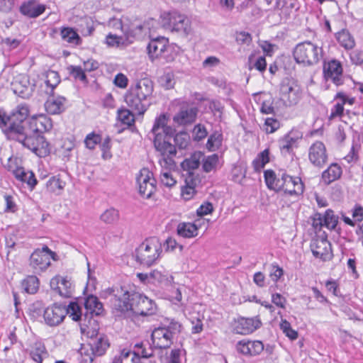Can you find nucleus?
<instances>
[{
    "mask_svg": "<svg viewBox=\"0 0 363 363\" xmlns=\"http://www.w3.org/2000/svg\"><path fill=\"white\" fill-rule=\"evenodd\" d=\"M169 117L162 113L156 117L150 132L147 136L152 140L155 150L162 158L160 160L161 166L169 164L172 157L177 154L176 148L186 149L189 143V135L182 131L176 133L175 128L168 125Z\"/></svg>",
    "mask_w": 363,
    "mask_h": 363,
    "instance_id": "obj_1",
    "label": "nucleus"
},
{
    "mask_svg": "<svg viewBox=\"0 0 363 363\" xmlns=\"http://www.w3.org/2000/svg\"><path fill=\"white\" fill-rule=\"evenodd\" d=\"M112 296L111 306L118 315L132 312L136 315L147 316L155 313V304L145 296L133 290H128L127 286H113L108 289Z\"/></svg>",
    "mask_w": 363,
    "mask_h": 363,
    "instance_id": "obj_2",
    "label": "nucleus"
},
{
    "mask_svg": "<svg viewBox=\"0 0 363 363\" xmlns=\"http://www.w3.org/2000/svg\"><path fill=\"white\" fill-rule=\"evenodd\" d=\"M162 247V243L157 238L145 239L135 250V261L148 267L157 264L161 257Z\"/></svg>",
    "mask_w": 363,
    "mask_h": 363,
    "instance_id": "obj_3",
    "label": "nucleus"
},
{
    "mask_svg": "<svg viewBox=\"0 0 363 363\" xmlns=\"http://www.w3.org/2000/svg\"><path fill=\"white\" fill-rule=\"evenodd\" d=\"M293 56L296 63L305 67H311L319 63L323 57L322 46L306 40L297 44L293 50Z\"/></svg>",
    "mask_w": 363,
    "mask_h": 363,
    "instance_id": "obj_4",
    "label": "nucleus"
},
{
    "mask_svg": "<svg viewBox=\"0 0 363 363\" xmlns=\"http://www.w3.org/2000/svg\"><path fill=\"white\" fill-rule=\"evenodd\" d=\"M182 325L172 320L167 323H162L155 328L151 334V340L154 348L167 349L173 343L174 337L181 332Z\"/></svg>",
    "mask_w": 363,
    "mask_h": 363,
    "instance_id": "obj_5",
    "label": "nucleus"
},
{
    "mask_svg": "<svg viewBox=\"0 0 363 363\" xmlns=\"http://www.w3.org/2000/svg\"><path fill=\"white\" fill-rule=\"evenodd\" d=\"M12 140H16L30 150L39 157H45L50 152V144L40 133H36L33 130H28L22 133L21 137L17 136Z\"/></svg>",
    "mask_w": 363,
    "mask_h": 363,
    "instance_id": "obj_6",
    "label": "nucleus"
},
{
    "mask_svg": "<svg viewBox=\"0 0 363 363\" xmlns=\"http://www.w3.org/2000/svg\"><path fill=\"white\" fill-rule=\"evenodd\" d=\"M29 116V106L26 104H21L9 114L10 129L9 130V139L12 140L17 136L21 137L22 133L28 130L26 126V121Z\"/></svg>",
    "mask_w": 363,
    "mask_h": 363,
    "instance_id": "obj_7",
    "label": "nucleus"
},
{
    "mask_svg": "<svg viewBox=\"0 0 363 363\" xmlns=\"http://www.w3.org/2000/svg\"><path fill=\"white\" fill-rule=\"evenodd\" d=\"M162 22L165 28L179 33L183 36L186 37L191 33L190 20L177 11L164 13L162 16Z\"/></svg>",
    "mask_w": 363,
    "mask_h": 363,
    "instance_id": "obj_8",
    "label": "nucleus"
},
{
    "mask_svg": "<svg viewBox=\"0 0 363 363\" xmlns=\"http://www.w3.org/2000/svg\"><path fill=\"white\" fill-rule=\"evenodd\" d=\"M147 50L152 61L161 57L167 62H169L174 59V55L172 53L173 47L169 44L168 39L164 37L152 39L147 46Z\"/></svg>",
    "mask_w": 363,
    "mask_h": 363,
    "instance_id": "obj_9",
    "label": "nucleus"
},
{
    "mask_svg": "<svg viewBox=\"0 0 363 363\" xmlns=\"http://www.w3.org/2000/svg\"><path fill=\"white\" fill-rule=\"evenodd\" d=\"M280 100L286 106L298 103L301 98V90L297 82L292 78H284L279 86Z\"/></svg>",
    "mask_w": 363,
    "mask_h": 363,
    "instance_id": "obj_10",
    "label": "nucleus"
},
{
    "mask_svg": "<svg viewBox=\"0 0 363 363\" xmlns=\"http://www.w3.org/2000/svg\"><path fill=\"white\" fill-rule=\"evenodd\" d=\"M56 253L52 252L47 245L42 249L35 250L30 257V266L35 273H40L50 265V258L56 259Z\"/></svg>",
    "mask_w": 363,
    "mask_h": 363,
    "instance_id": "obj_11",
    "label": "nucleus"
},
{
    "mask_svg": "<svg viewBox=\"0 0 363 363\" xmlns=\"http://www.w3.org/2000/svg\"><path fill=\"white\" fill-rule=\"evenodd\" d=\"M138 192L141 196L150 199L156 191V180L147 168H143L136 177Z\"/></svg>",
    "mask_w": 363,
    "mask_h": 363,
    "instance_id": "obj_12",
    "label": "nucleus"
},
{
    "mask_svg": "<svg viewBox=\"0 0 363 363\" xmlns=\"http://www.w3.org/2000/svg\"><path fill=\"white\" fill-rule=\"evenodd\" d=\"M310 248L313 255L322 261L325 262L333 257L331 244L326 238H317L312 240Z\"/></svg>",
    "mask_w": 363,
    "mask_h": 363,
    "instance_id": "obj_13",
    "label": "nucleus"
},
{
    "mask_svg": "<svg viewBox=\"0 0 363 363\" xmlns=\"http://www.w3.org/2000/svg\"><path fill=\"white\" fill-rule=\"evenodd\" d=\"M343 69L340 61L337 60L324 62L323 76L326 80H331L336 86H340L344 83L342 76Z\"/></svg>",
    "mask_w": 363,
    "mask_h": 363,
    "instance_id": "obj_14",
    "label": "nucleus"
},
{
    "mask_svg": "<svg viewBox=\"0 0 363 363\" xmlns=\"http://www.w3.org/2000/svg\"><path fill=\"white\" fill-rule=\"evenodd\" d=\"M236 351L245 357H252L259 355L264 350L260 340H241L235 345Z\"/></svg>",
    "mask_w": 363,
    "mask_h": 363,
    "instance_id": "obj_15",
    "label": "nucleus"
},
{
    "mask_svg": "<svg viewBox=\"0 0 363 363\" xmlns=\"http://www.w3.org/2000/svg\"><path fill=\"white\" fill-rule=\"evenodd\" d=\"M308 159L313 166L319 168H322L327 163L328 155L323 142L315 141L311 145L308 150Z\"/></svg>",
    "mask_w": 363,
    "mask_h": 363,
    "instance_id": "obj_16",
    "label": "nucleus"
},
{
    "mask_svg": "<svg viewBox=\"0 0 363 363\" xmlns=\"http://www.w3.org/2000/svg\"><path fill=\"white\" fill-rule=\"evenodd\" d=\"M66 306L55 303L44 311V320L47 325L53 327L60 325L67 315Z\"/></svg>",
    "mask_w": 363,
    "mask_h": 363,
    "instance_id": "obj_17",
    "label": "nucleus"
},
{
    "mask_svg": "<svg viewBox=\"0 0 363 363\" xmlns=\"http://www.w3.org/2000/svg\"><path fill=\"white\" fill-rule=\"evenodd\" d=\"M126 104L138 115H143L151 105L150 100L143 99L139 94L130 89L124 96Z\"/></svg>",
    "mask_w": 363,
    "mask_h": 363,
    "instance_id": "obj_18",
    "label": "nucleus"
},
{
    "mask_svg": "<svg viewBox=\"0 0 363 363\" xmlns=\"http://www.w3.org/2000/svg\"><path fill=\"white\" fill-rule=\"evenodd\" d=\"M262 323L257 317L246 318H238L235 322L233 330L237 334L249 335L260 328Z\"/></svg>",
    "mask_w": 363,
    "mask_h": 363,
    "instance_id": "obj_19",
    "label": "nucleus"
},
{
    "mask_svg": "<svg viewBox=\"0 0 363 363\" xmlns=\"http://www.w3.org/2000/svg\"><path fill=\"white\" fill-rule=\"evenodd\" d=\"M302 138L299 133L291 131L279 140V148L282 155H294V149L298 147V140Z\"/></svg>",
    "mask_w": 363,
    "mask_h": 363,
    "instance_id": "obj_20",
    "label": "nucleus"
},
{
    "mask_svg": "<svg viewBox=\"0 0 363 363\" xmlns=\"http://www.w3.org/2000/svg\"><path fill=\"white\" fill-rule=\"evenodd\" d=\"M50 287L57 291L62 297L69 298L72 294V284L68 277L56 276L50 281Z\"/></svg>",
    "mask_w": 363,
    "mask_h": 363,
    "instance_id": "obj_21",
    "label": "nucleus"
},
{
    "mask_svg": "<svg viewBox=\"0 0 363 363\" xmlns=\"http://www.w3.org/2000/svg\"><path fill=\"white\" fill-rule=\"evenodd\" d=\"M48 98L45 102V108L50 115H59L63 113L65 109L67 99L62 96H55L53 94H48Z\"/></svg>",
    "mask_w": 363,
    "mask_h": 363,
    "instance_id": "obj_22",
    "label": "nucleus"
},
{
    "mask_svg": "<svg viewBox=\"0 0 363 363\" xmlns=\"http://www.w3.org/2000/svg\"><path fill=\"white\" fill-rule=\"evenodd\" d=\"M46 9V5L39 4L36 0H28L22 3L20 12L30 18H35L43 14Z\"/></svg>",
    "mask_w": 363,
    "mask_h": 363,
    "instance_id": "obj_23",
    "label": "nucleus"
},
{
    "mask_svg": "<svg viewBox=\"0 0 363 363\" xmlns=\"http://www.w3.org/2000/svg\"><path fill=\"white\" fill-rule=\"evenodd\" d=\"M98 333L93 330L90 337L92 339V342L89 343L92 354L96 357H100L104 355L107 349L109 347V342L106 337L104 335H101L99 337Z\"/></svg>",
    "mask_w": 363,
    "mask_h": 363,
    "instance_id": "obj_24",
    "label": "nucleus"
},
{
    "mask_svg": "<svg viewBox=\"0 0 363 363\" xmlns=\"http://www.w3.org/2000/svg\"><path fill=\"white\" fill-rule=\"evenodd\" d=\"M84 308L86 310L84 314L85 318H91L94 315H100L104 311L102 303L94 295H89L85 298Z\"/></svg>",
    "mask_w": 363,
    "mask_h": 363,
    "instance_id": "obj_25",
    "label": "nucleus"
},
{
    "mask_svg": "<svg viewBox=\"0 0 363 363\" xmlns=\"http://www.w3.org/2000/svg\"><path fill=\"white\" fill-rule=\"evenodd\" d=\"M12 89L14 94L22 99H29L33 91V86L26 77H23L20 80H15L12 83Z\"/></svg>",
    "mask_w": 363,
    "mask_h": 363,
    "instance_id": "obj_26",
    "label": "nucleus"
},
{
    "mask_svg": "<svg viewBox=\"0 0 363 363\" xmlns=\"http://www.w3.org/2000/svg\"><path fill=\"white\" fill-rule=\"evenodd\" d=\"M29 127V129L43 134V131L47 132L52 128V121L46 115L42 114L30 119Z\"/></svg>",
    "mask_w": 363,
    "mask_h": 363,
    "instance_id": "obj_27",
    "label": "nucleus"
},
{
    "mask_svg": "<svg viewBox=\"0 0 363 363\" xmlns=\"http://www.w3.org/2000/svg\"><path fill=\"white\" fill-rule=\"evenodd\" d=\"M200 183L197 176L193 172L188 173L185 179V185L182 187L181 194L185 201L191 199L196 194V186Z\"/></svg>",
    "mask_w": 363,
    "mask_h": 363,
    "instance_id": "obj_28",
    "label": "nucleus"
},
{
    "mask_svg": "<svg viewBox=\"0 0 363 363\" xmlns=\"http://www.w3.org/2000/svg\"><path fill=\"white\" fill-rule=\"evenodd\" d=\"M198 109L196 107H182L173 117V121L178 125H186L194 122Z\"/></svg>",
    "mask_w": 363,
    "mask_h": 363,
    "instance_id": "obj_29",
    "label": "nucleus"
},
{
    "mask_svg": "<svg viewBox=\"0 0 363 363\" xmlns=\"http://www.w3.org/2000/svg\"><path fill=\"white\" fill-rule=\"evenodd\" d=\"M143 99L150 100L153 92V82L147 78L139 80L134 87L130 88Z\"/></svg>",
    "mask_w": 363,
    "mask_h": 363,
    "instance_id": "obj_30",
    "label": "nucleus"
},
{
    "mask_svg": "<svg viewBox=\"0 0 363 363\" xmlns=\"http://www.w3.org/2000/svg\"><path fill=\"white\" fill-rule=\"evenodd\" d=\"M65 186L66 182L58 174L48 179L45 184V190L48 194L60 196L62 194Z\"/></svg>",
    "mask_w": 363,
    "mask_h": 363,
    "instance_id": "obj_31",
    "label": "nucleus"
},
{
    "mask_svg": "<svg viewBox=\"0 0 363 363\" xmlns=\"http://www.w3.org/2000/svg\"><path fill=\"white\" fill-rule=\"evenodd\" d=\"M16 179L26 183L30 190H33L38 184L34 173L32 171L26 172L23 167H17L13 171Z\"/></svg>",
    "mask_w": 363,
    "mask_h": 363,
    "instance_id": "obj_32",
    "label": "nucleus"
},
{
    "mask_svg": "<svg viewBox=\"0 0 363 363\" xmlns=\"http://www.w3.org/2000/svg\"><path fill=\"white\" fill-rule=\"evenodd\" d=\"M342 174V169L337 163H332L322 173V179L325 184H330L332 182L339 179Z\"/></svg>",
    "mask_w": 363,
    "mask_h": 363,
    "instance_id": "obj_33",
    "label": "nucleus"
},
{
    "mask_svg": "<svg viewBox=\"0 0 363 363\" xmlns=\"http://www.w3.org/2000/svg\"><path fill=\"white\" fill-rule=\"evenodd\" d=\"M30 357L36 363H43V359L48 357V352L43 342L36 341L29 350Z\"/></svg>",
    "mask_w": 363,
    "mask_h": 363,
    "instance_id": "obj_34",
    "label": "nucleus"
},
{
    "mask_svg": "<svg viewBox=\"0 0 363 363\" xmlns=\"http://www.w3.org/2000/svg\"><path fill=\"white\" fill-rule=\"evenodd\" d=\"M60 35L63 41L74 45H79L82 41L79 35L73 28H62L60 31Z\"/></svg>",
    "mask_w": 363,
    "mask_h": 363,
    "instance_id": "obj_35",
    "label": "nucleus"
},
{
    "mask_svg": "<svg viewBox=\"0 0 363 363\" xmlns=\"http://www.w3.org/2000/svg\"><path fill=\"white\" fill-rule=\"evenodd\" d=\"M106 43L108 47H126L132 43V39H129L125 33L121 36L109 33L106 38Z\"/></svg>",
    "mask_w": 363,
    "mask_h": 363,
    "instance_id": "obj_36",
    "label": "nucleus"
},
{
    "mask_svg": "<svg viewBox=\"0 0 363 363\" xmlns=\"http://www.w3.org/2000/svg\"><path fill=\"white\" fill-rule=\"evenodd\" d=\"M198 227L192 223H180L177 228V234L185 238H194L198 235Z\"/></svg>",
    "mask_w": 363,
    "mask_h": 363,
    "instance_id": "obj_37",
    "label": "nucleus"
},
{
    "mask_svg": "<svg viewBox=\"0 0 363 363\" xmlns=\"http://www.w3.org/2000/svg\"><path fill=\"white\" fill-rule=\"evenodd\" d=\"M60 77L57 72L48 70L45 74V83L46 85L45 92L47 94H53L56 86L60 83Z\"/></svg>",
    "mask_w": 363,
    "mask_h": 363,
    "instance_id": "obj_38",
    "label": "nucleus"
},
{
    "mask_svg": "<svg viewBox=\"0 0 363 363\" xmlns=\"http://www.w3.org/2000/svg\"><path fill=\"white\" fill-rule=\"evenodd\" d=\"M323 218L324 226L330 230H335L339 234L340 233V228H337L339 218L334 214L333 210L328 209L323 216Z\"/></svg>",
    "mask_w": 363,
    "mask_h": 363,
    "instance_id": "obj_39",
    "label": "nucleus"
},
{
    "mask_svg": "<svg viewBox=\"0 0 363 363\" xmlns=\"http://www.w3.org/2000/svg\"><path fill=\"white\" fill-rule=\"evenodd\" d=\"M21 286L26 293L34 294L39 289V279L35 276H28L23 279Z\"/></svg>",
    "mask_w": 363,
    "mask_h": 363,
    "instance_id": "obj_40",
    "label": "nucleus"
},
{
    "mask_svg": "<svg viewBox=\"0 0 363 363\" xmlns=\"http://www.w3.org/2000/svg\"><path fill=\"white\" fill-rule=\"evenodd\" d=\"M153 348L150 345L147 348L143 342H138L133 347V355L147 359L153 356Z\"/></svg>",
    "mask_w": 363,
    "mask_h": 363,
    "instance_id": "obj_41",
    "label": "nucleus"
},
{
    "mask_svg": "<svg viewBox=\"0 0 363 363\" xmlns=\"http://www.w3.org/2000/svg\"><path fill=\"white\" fill-rule=\"evenodd\" d=\"M269 162V150L265 149L257 155L252 161V166L255 171L260 172L262 168Z\"/></svg>",
    "mask_w": 363,
    "mask_h": 363,
    "instance_id": "obj_42",
    "label": "nucleus"
},
{
    "mask_svg": "<svg viewBox=\"0 0 363 363\" xmlns=\"http://www.w3.org/2000/svg\"><path fill=\"white\" fill-rule=\"evenodd\" d=\"M67 70L69 75L72 77L75 80H78L85 85L88 84L89 80L86 77L84 69L82 67L69 65L67 67Z\"/></svg>",
    "mask_w": 363,
    "mask_h": 363,
    "instance_id": "obj_43",
    "label": "nucleus"
},
{
    "mask_svg": "<svg viewBox=\"0 0 363 363\" xmlns=\"http://www.w3.org/2000/svg\"><path fill=\"white\" fill-rule=\"evenodd\" d=\"M203 156V155L201 152H194L189 158L186 159L183 162L182 166L184 169H187L189 170V173L191 172V170L196 169L200 165V160Z\"/></svg>",
    "mask_w": 363,
    "mask_h": 363,
    "instance_id": "obj_44",
    "label": "nucleus"
},
{
    "mask_svg": "<svg viewBox=\"0 0 363 363\" xmlns=\"http://www.w3.org/2000/svg\"><path fill=\"white\" fill-rule=\"evenodd\" d=\"M223 135L217 131L213 133L208 138L206 147L209 151H216L222 145Z\"/></svg>",
    "mask_w": 363,
    "mask_h": 363,
    "instance_id": "obj_45",
    "label": "nucleus"
},
{
    "mask_svg": "<svg viewBox=\"0 0 363 363\" xmlns=\"http://www.w3.org/2000/svg\"><path fill=\"white\" fill-rule=\"evenodd\" d=\"M292 177L286 174L285 172L279 173L278 177L276 179V184L274 186V191L278 192L284 191L285 193L286 187L288 188L289 183H291Z\"/></svg>",
    "mask_w": 363,
    "mask_h": 363,
    "instance_id": "obj_46",
    "label": "nucleus"
},
{
    "mask_svg": "<svg viewBox=\"0 0 363 363\" xmlns=\"http://www.w3.org/2000/svg\"><path fill=\"white\" fill-rule=\"evenodd\" d=\"M337 40L340 45L347 50L353 48L355 45L353 38L347 31L342 30L339 32L337 35Z\"/></svg>",
    "mask_w": 363,
    "mask_h": 363,
    "instance_id": "obj_47",
    "label": "nucleus"
},
{
    "mask_svg": "<svg viewBox=\"0 0 363 363\" xmlns=\"http://www.w3.org/2000/svg\"><path fill=\"white\" fill-rule=\"evenodd\" d=\"M119 212L114 208L106 209L100 216L102 222L106 224H113L119 220Z\"/></svg>",
    "mask_w": 363,
    "mask_h": 363,
    "instance_id": "obj_48",
    "label": "nucleus"
},
{
    "mask_svg": "<svg viewBox=\"0 0 363 363\" xmlns=\"http://www.w3.org/2000/svg\"><path fill=\"white\" fill-rule=\"evenodd\" d=\"M117 118L124 125L131 126L135 123V116L131 111L127 108L118 109Z\"/></svg>",
    "mask_w": 363,
    "mask_h": 363,
    "instance_id": "obj_49",
    "label": "nucleus"
},
{
    "mask_svg": "<svg viewBox=\"0 0 363 363\" xmlns=\"http://www.w3.org/2000/svg\"><path fill=\"white\" fill-rule=\"evenodd\" d=\"M289 185H292L293 189H288L286 187L285 194L289 195H299L303 194L304 189V185L299 177H292L291 183Z\"/></svg>",
    "mask_w": 363,
    "mask_h": 363,
    "instance_id": "obj_50",
    "label": "nucleus"
},
{
    "mask_svg": "<svg viewBox=\"0 0 363 363\" xmlns=\"http://www.w3.org/2000/svg\"><path fill=\"white\" fill-rule=\"evenodd\" d=\"M218 163V156L217 154L209 155L203 160V170L205 172L208 173L216 169Z\"/></svg>",
    "mask_w": 363,
    "mask_h": 363,
    "instance_id": "obj_51",
    "label": "nucleus"
},
{
    "mask_svg": "<svg viewBox=\"0 0 363 363\" xmlns=\"http://www.w3.org/2000/svg\"><path fill=\"white\" fill-rule=\"evenodd\" d=\"M67 315L70 314L72 320L74 321H79L81 320L82 313L81 308L76 302H70L69 304L66 306Z\"/></svg>",
    "mask_w": 363,
    "mask_h": 363,
    "instance_id": "obj_52",
    "label": "nucleus"
},
{
    "mask_svg": "<svg viewBox=\"0 0 363 363\" xmlns=\"http://www.w3.org/2000/svg\"><path fill=\"white\" fill-rule=\"evenodd\" d=\"M101 140L102 138L101 135L92 132L86 136L84 139V144L86 148L94 150L96 145L101 143Z\"/></svg>",
    "mask_w": 363,
    "mask_h": 363,
    "instance_id": "obj_53",
    "label": "nucleus"
},
{
    "mask_svg": "<svg viewBox=\"0 0 363 363\" xmlns=\"http://www.w3.org/2000/svg\"><path fill=\"white\" fill-rule=\"evenodd\" d=\"M269 291L272 295V302L277 307L284 309L287 302L286 298L279 293H275L272 286L269 287Z\"/></svg>",
    "mask_w": 363,
    "mask_h": 363,
    "instance_id": "obj_54",
    "label": "nucleus"
},
{
    "mask_svg": "<svg viewBox=\"0 0 363 363\" xmlns=\"http://www.w3.org/2000/svg\"><path fill=\"white\" fill-rule=\"evenodd\" d=\"M0 128L9 139V130L10 129V118L6 112L0 108Z\"/></svg>",
    "mask_w": 363,
    "mask_h": 363,
    "instance_id": "obj_55",
    "label": "nucleus"
},
{
    "mask_svg": "<svg viewBox=\"0 0 363 363\" xmlns=\"http://www.w3.org/2000/svg\"><path fill=\"white\" fill-rule=\"evenodd\" d=\"M192 134L194 140L200 141L207 136L208 132L203 125L197 124L194 126Z\"/></svg>",
    "mask_w": 363,
    "mask_h": 363,
    "instance_id": "obj_56",
    "label": "nucleus"
},
{
    "mask_svg": "<svg viewBox=\"0 0 363 363\" xmlns=\"http://www.w3.org/2000/svg\"><path fill=\"white\" fill-rule=\"evenodd\" d=\"M264 181L268 189L274 190L276 184L277 175L272 169H267L264 172Z\"/></svg>",
    "mask_w": 363,
    "mask_h": 363,
    "instance_id": "obj_57",
    "label": "nucleus"
},
{
    "mask_svg": "<svg viewBox=\"0 0 363 363\" xmlns=\"http://www.w3.org/2000/svg\"><path fill=\"white\" fill-rule=\"evenodd\" d=\"M143 30V26L142 24L131 25V26L125 32L128 38H129V39H132L133 43L135 38H136L138 36L142 34Z\"/></svg>",
    "mask_w": 363,
    "mask_h": 363,
    "instance_id": "obj_58",
    "label": "nucleus"
},
{
    "mask_svg": "<svg viewBox=\"0 0 363 363\" xmlns=\"http://www.w3.org/2000/svg\"><path fill=\"white\" fill-rule=\"evenodd\" d=\"M265 131L267 133H273L280 127L279 121L274 118H267L264 123Z\"/></svg>",
    "mask_w": 363,
    "mask_h": 363,
    "instance_id": "obj_59",
    "label": "nucleus"
},
{
    "mask_svg": "<svg viewBox=\"0 0 363 363\" xmlns=\"http://www.w3.org/2000/svg\"><path fill=\"white\" fill-rule=\"evenodd\" d=\"M161 182L167 187H172L176 184L172 173L167 169L163 170L160 174Z\"/></svg>",
    "mask_w": 363,
    "mask_h": 363,
    "instance_id": "obj_60",
    "label": "nucleus"
},
{
    "mask_svg": "<svg viewBox=\"0 0 363 363\" xmlns=\"http://www.w3.org/2000/svg\"><path fill=\"white\" fill-rule=\"evenodd\" d=\"M284 270L277 263L271 264V270L269 272V277L272 280L277 283L278 280L283 276Z\"/></svg>",
    "mask_w": 363,
    "mask_h": 363,
    "instance_id": "obj_61",
    "label": "nucleus"
},
{
    "mask_svg": "<svg viewBox=\"0 0 363 363\" xmlns=\"http://www.w3.org/2000/svg\"><path fill=\"white\" fill-rule=\"evenodd\" d=\"M150 284H159L167 280V276L157 269L152 270L149 273Z\"/></svg>",
    "mask_w": 363,
    "mask_h": 363,
    "instance_id": "obj_62",
    "label": "nucleus"
},
{
    "mask_svg": "<svg viewBox=\"0 0 363 363\" xmlns=\"http://www.w3.org/2000/svg\"><path fill=\"white\" fill-rule=\"evenodd\" d=\"M344 106L341 102H337L335 104L330 110V114L328 116V119L330 121L335 118H342L344 113Z\"/></svg>",
    "mask_w": 363,
    "mask_h": 363,
    "instance_id": "obj_63",
    "label": "nucleus"
},
{
    "mask_svg": "<svg viewBox=\"0 0 363 363\" xmlns=\"http://www.w3.org/2000/svg\"><path fill=\"white\" fill-rule=\"evenodd\" d=\"M100 148L102 151V157L104 159L111 158V154L110 150L111 148V138L107 136L102 143H100Z\"/></svg>",
    "mask_w": 363,
    "mask_h": 363,
    "instance_id": "obj_64",
    "label": "nucleus"
}]
</instances>
